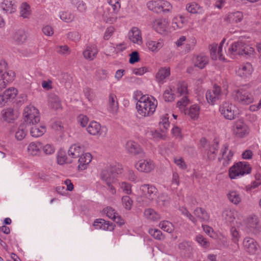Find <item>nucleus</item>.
I'll list each match as a JSON object with an SVG mask.
<instances>
[{"label": "nucleus", "mask_w": 261, "mask_h": 261, "mask_svg": "<svg viewBox=\"0 0 261 261\" xmlns=\"http://www.w3.org/2000/svg\"><path fill=\"white\" fill-rule=\"evenodd\" d=\"M117 168L115 166H109L104 168L100 174L101 179L108 186V189L112 194L115 195L116 190L113 184L116 181V175L118 173L116 172Z\"/></svg>", "instance_id": "f03ea898"}, {"label": "nucleus", "mask_w": 261, "mask_h": 261, "mask_svg": "<svg viewBox=\"0 0 261 261\" xmlns=\"http://www.w3.org/2000/svg\"><path fill=\"white\" fill-rule=\"evenodd\" d=\"M42 147L40 142H31L28 146V153L32 155H39Z\"/></svg>", "instance_id": "c756f323"}, {"label": "nucleus", "mask_w": 261, "mask_h": 261, "mask_svg": "<svg viewBox=\"0 0 261 261\" xmlns=\"http://www.w3.org/2000/svg\"><path fill=\"white\" fill-rule=\"evenodd\" d=\"M163 97L167 102H172L175 99V95L171 87H168L164 91Z\"/></svg>", "instance_id": "de8ad7c7"}, {"label": "nucleus", "mask_w": 261, "mask_h": 261, "mask_svg": "<svg viewBox=\"0 0 261 261\" xmlns=\"http://www.w3.org/2000/svg\"><path fill=\"white\" fill-rule=\"evenodd\" d=\"M13 39L17 43H23L27 39L26 33L23 30H18L14 33Z\"/></svg>", "instance_id": "79ce46f5"}, {"label": "nucleus", "mask_w": 261, "mask_h": 261, "mask_svg": "<svg viewBox=\"0 0 261 261\" xmlns=\"http://www.w3.org/2000/svg\"><path fill=\"white\" fill-rule=\"evenodd\" d=\"M125 148L128 153L134 155L139 154L143 156L145 154V153L140 145L133 141H128L127 142L125 145Z\"/></svg>", "instance_id": "a211bd4d"}, {"label": "nucleus", "mask_w": 261, "mask_h": 261, "mask_svg": "<svg viewBox=\"0 0 261 261\" xmlns=\"http://www.w3.org/2000/svg\"><path fill=\"white\" fill-rule=\"evenodd\" d=\"M98 52L97 46L94 44H91L86 47L83 54L86 59L92 61L96 58Z\"/></svg>", "instance_id": "aec40b11"}, {"label": "nucleus", "mask_w": 261, "mask_h": 261, "mask_svg": "<svg viewBox=\"0 0 261 261\" xmlns=\"http://www.w3.org/2000/svg\"><path fill=\"white\" fill-rule=\"evenodd\" d=\"M148 233L156 240H161L163 238L162 232L158 229H149Z\"/></svg>", "instance_id": "4d7b16f0"}, {"label": "nucleus", "mask_w": 261, "mask_h": 261, "mask_svg": "<svg viewBox=\"0 0 261 261\" xmlns=\"http://www.w3.org/2000/svg\"><path fill=\"white\" fill-rule=\"evenodd\" d=\"M23 115L24 121L27 123L35 125L40 121L39 111L31 105L24 108Z\"/></svg>", "instance_id": "423d86ee"}, {"label": "nucleus", "mask_w": 261, "mask_h": 261, "mask_svg": "<svg viewBox=\"0 0 261 261\" xmlns=\"http://www.w3.org/2000/svg\"><path fill=\"white\" fill-rule=\"evenodd\" d=\"M87 130L91 135L105 136L107 132V128L105 126H101L96 121H92L87 127Z\"/></svg>", "instance_id": "f8f14e48"}, {"label": "nucleus", "mask_w": 261, "mask_h": 261, "mask_svg": "<svg viewBox=\"0 0 261 261\" xmlns=\"http://www.w3.org/2000/svg\"><path fill=\"white\" fill-rule=\"evenodd\" d=\"M146 44L149 50L157 52L163 46L164 43L162 40L157 41L149 40L146 42Z\"/></svg>", "instance_id": "2f4dec72"}, {"label": "nucleus", "mask_w": 261, "mask_h": 261, "mask_svg": "<svg viewBox=\"0 0 261 261\" xmlns=\"http://www.w3.org/2000/svg\"><path fill=\"white\" fill-rule=\"evenodd\" d=\"M225 39H223L219 44L217 49V45L213 44L210 46L211 56L213 60H215L217 59L218 56L219 59L221 61H224L225 58L222 54V47L224 43H225Z\"/></svg>", "instance_id": "2eb2a0df"}, {"label": "nucleus", "mask_w": 261, "mask_h": 261, "mask_svg": "<svg viewBox=\"0 0 261 261\" xmlns=\"http://www.w3.org/2000/svg\"><path fill=\"white\" fill-rule=\"evenodd\" d=\"M107 1L112 9V11L108 14H105V15L107 18V21L113 23L116 21V15L121 8L120 0H107Z\"/></svg>", "instance_id": "9b49d317"}, {"label": "nucleus", "mask_w": 261, "mask_h": 261, "mask_svg": "<svg viewBox=\"0 0 261 261\" xmlns=\"http://www.w3.org/2000/svg\"><path fill=\"white\" fill-rule=\"evenodd\" d=\"M144 214L146 218L152 221L158 220L161 218L160 215L151 208L146 210Z\"/></svg>", "instance_id": "49530a36"}, {"label": "nucleus", "mask_w": 261, "mask_h": 261, "mask_svg": "<svg viewBox=\"0 0 261 261\" xmlns=\"http://www.w3.org/2000/svg\"><path fill=\"white\" fill-rule=\"evenodd\" d=\"M148 9L157 13H161V1H151L147 4Z\"/></svg>", "instance_id": "ea45409f"}, {"label": "nucleus", "mask_w": 261, "mask_h": 261, "mask_svg": "<svg viewBox=\"0 0 261 261\" xmlns=\"http://www.w3.org/2000/svg\"><path fill=\"white\" fill-rule=\"evenodd\" d=\"M161 12L167 13L171 12L172 6L169 2L167 1L161 0Z\"/></svg>", "instance_id": "6e6d98bb"}, {"label": "nucleus", "mask_w": 261, "mask_h": 261, "mask_svg": "<svg viewBox=\"0 0 261 261\" xmlns=\"http://www.w3.org/2000/svg\"><path fill=\"white\" fill-rule=\"evenodd\" d=\"M114 28L113 27H110L107 29L103 35V39L106 40H109L114 32Z\"/></svg>", "instance_id": "338daca9"}, {"label": "nucleus", "mask_w": 261, "mask_h": 261, "mask_svg": "<svg viewBox=\"0 0 261 261\" xmlns=\"http://www.w3.org/2000/svg\"><path fill=\"white\" fill-rule=\"evenodd\" d=\"M50 107L55 110H59L62 108L61 101L58 97L52 95L49 97Z\"/></svg>", "instance_id": "c03bdc74"}, {"label": "nucleus", "mask_w": 261, "mask_h": 261, "mask_svg": "<svg viewBox=\"0 0 261 261\" xmlns=\"http://www.w3.org/2000/svg\"><path fill=\"white\" fill-rule=\"evenodd\" d=\"M67 37L68 39L74 41H79L81 39V35L79 32L76 31L69 32L67 34Z\"/></svg>", "instance_id": "13d9d810"}, {"label": "nucleus", "mask_w": 261, "mask_h": 261, "mask_svg": "<svg viewBox=\"0 0 261 261\" xmlns=\"http://www.w3.org/2000/svg\"><path fill=\"white\" fill-rule=\"evenodd\" d=\"M120 186L123 192L125 194L129 195L132 193V186L130 184L123 181L120 184Z\"/></svg>", "instance_id": "680f3d73"}, {"label": "nucleus", "mask_w": 261, "mask_h": 261, "mask_svg": "<svg viewBox=\"0 0 261 261\" xmlns=\"http://www.w3.org/2000/svg\"><path fill=\"white\" fill-rule=\"evenodd\" d=\"M230 232L232 242L234 243H238L241 237L238 230L235 227H231Z\"/></svg>", "instance_id": "603ef678"}, {"label": "nucleus", "mask_w": 261, "mask_h": 261, "mask_svg": "<svg viewBox=\"0 0 261 261\" xmlns=\"http://www.w3.org/2000/svg\"><path fill=\"white\" fill-rule=\"evenodd\" d=\"M129 40L134 43L141 44L142 39L141 31L137 27H133L128 33Z\"/></svg>", "instance_id": "5701e85b"}, {"label": "nucleus", "mask_w": 261, "mask_h": 261, "mask_svg": "<svg viewBox=\"0 0 261 261\" xmlns=\"http://www.w3.org/2000/svg\"><path fill=\"white\" fill-rule=\"evenodd\" d=\"M186 9L191 14H202L203 12L202 7L195 2H192L187 4Z\"/></svg>", "instance_id": "473e14b6"}, {"label": "nucleus", "mask_w": 261, "mask_h": 261, "mask_svg": "<svg viewBox=\"0 0 261 261\" xmlns=\"http://www.w3.org/2000/svg\"><path fill=\"white\" fill-rule=\"evenodd\" d=\"M160 227L164 231L169 233L172 232L174 230L173 224L168 221H163L160 222Z\"/></svg>", "instance_id": "09e8293b"}, {"label": "nucleus", "mask_w": 261, "mask_h": 261, "mask_svg": "<svg viewBox=\"0 0 261 261\" xmlns=\"http://www.w3.org/2000/svg\"><path fill=\"white\" fill-rule=\"evenodd\" d=\"M95 229H102L106 230L112 231L114 229V226L112 223L106 221L102 219L95 220L93 224Z\"/></svg>", "instance_id": "4be33fe9"}, {"label": "nucleus", "mask_w": 261, "mask_h": 261, "mask_svg": "<svg viewBox=\"0 0 261 261\" xmlns=\"http://www.w3.org/2000/svg\"><path fill=\"white\" fill-rule=\"evenodd\" d=\"M200 107L197 105H192L188 110L185 112V114L193 120L197 119L200 113Z\"/></svg>", "instance_id": "f704fd0d"}, {"label": "nucleus", "mask_w": 261, "mask_h": 261, "mask_svg": "<svg viewBox=\"0 0 261 261\" xmlns=\"http://www.w3.org/2000/svg\"><path fill=\"white\" fill-rule=\"evenodd\" d=\"M158 105L157 100L148 95L142 96L136 103V109L138 114L142 117L151 116L155 112Z\"/></svg>", "instance_id": "f257e3e1"}, {"label": "nucleus", "mask_w": 261, "mask_h": 261, "mask_svg": "<svg viewBox=\"0 0 261 261\" xmlns=\"http://www.w3.org/2000/svg\"><path fill=\"white\" fill-rule=\"evenodd\" d=\"M179 211L181 214L188 218L193 223H196L197 222L196 219L188 211L187 208L181 207L179 208Z\"/></svg>", "instance_id": "864d4df0"}, {"label": "nucleus", "mask_w": 261, "mask_h": 261, "mask_svg": "<svg viewBox=\"0 0 261 261\" xmlns=\"http://www.w3.org/2000/svg\"><path fill=\"white\" fill-rule=\"evenodd\" d=\"M233 99L243 105H248L253 101V96L243 89L234 90L232 93Z\"/></svg>", "instance_id": "6e6552de"}, {"label": "nucleus", "mask_w": 261, "mask_h": 261, "mask_svg": "<svg viewBox=\"0 0 261 261\" xmlns=\"http://www.w3.org/2000/svg\"><path fill=\"white\" fill-rule=\"evenodd\" d=\"M83 151V148L77 144H73L68 150V155L72 158H76L80 156Z\"/></svg>", "instance_id": "e433bc0d"}, {"label": "nucleus", "mask_w": 261, "mask_h": 261, "mask_svg": "<svg viewBox=\"0 0 261 261\" xmlns=\"http://www.w3.org/2000/svg\"><path fill=\"white\" fill-rule=\"evenodd\" d=\"M59 16L61 19L66 22H70L73 20L74 15L68 12H61L59 14Z\"/></svg>", "instance_id": "8fccbe9b"}, {"label": "nucleus", "mask_w": 261, "mask_h": 261, "mask_svg": "<svg viewBox=\"0 0 261 261\" xmlns=\"http://www.w3.org/2000/svg\"><path fill=\"white\" fill-rule=\"evenodd\" d=\"M254 49L242 40L233 43L228 49V53L232 56H251L253 54Z\"/></svg>", "instance_id": "7ed1b4c3"}, {"label": "nucleus", "mask_w": 261, "mask_h": 261, "mask_svg": "<svg viewBox=\"0 0 261 261\" xmlns=\"http://www.w3.org/2000/svg\"><path fill=\"white\" fill-rule=\"evenodd\" d=\"M174 163L180 168L185 169L187 168V166L182 158L178 157L174 158Z\"/></svg>", "instance_id": "69168bd1"}, {"label": "nucleus", "mask_w": 261, "mask_h": 261, "mask_svg": "<svg viewBox=\"0 0 261 261\" xmlns=\"http://www.w3.org/2000/svg\"><path fill=\"white\" fill-rule=\"evenodd\" d=\"M57 51L59 54L67 55L70 53L69 47L67 45L60 46L57 48Z\"/></svg>", "instance_id": "774afa93"}, {"label": "nucleus", "mask_w": 261, "mask_h": 261, "mask_svg": "<svg viewBox=\"0 0 261 261\" xmlns=\"http://www.w3.org/2000/svg\"><path fill=\"white\" fill-rule=\"evenodd\" d=\"M227 196L230 202L234 204H239L242 200L240 193L236 191H229L227 194Z\"/></svg>", "instance_id": "4c0bfd02"}, {"label": "nucleus", "mask_w": 261, "mask_h": 261, "mask_svg": "<svg viewBox=\"0 0 261 261\" xmlns=\"http://www.w3.org/2000/svg\"><path fill=\"white\" fill-rule=\"evenodd\" d=\"M170 75L169 67L161 68L155 75L156 81L160 84H163L165 80Z\"/></svg>", "instance_id": "b1692460"}, {"label": "nucleus", "mask_w": 261, "mask_h": 261, "mask_svg": "<svg viewBox=\"0 0 261 261\" xmlns=\"http://www.w3.org/2000/svg\"><path fill=\"white\" fill-rule=\"evenodd\" d=\"M208 57L204 55L200 54L193 59V63L195 67L203 69L208 63Z\"/></svg>", "instance_id": "393cba45"}, {"label": "nucleus", "mask_w": 261, "mask_h": 261, "mask_svg": "<svg viewBox=\"0 0 261 261\" xmlns=\"http://www.w3.org/2000/svg\"><path fill=\"white\" fill-rule=\"evenodd\" d=\"M187 87V84L185 82H179L177 85V92L180 95L184 96L183 97L177 102V106L179 108L185 107L189 103L190 100L188 96L189 92Z\"/></svg>", "instance_id": "1a4fd4ad"}, {"label": "nucleus", "mask_w": 261, "mask_h": 261, "mask_svg": "<svg viewBox=\"0 0 261 261\" xmlns=\"http://www.w3.org/2000/svg\"><path fill=\"white\" fill-rule=\"evenodd\" d=\"M92 160L91 154L89 153H85L80 154L79 159V168L81 170H84L86 166L89 164Z\"/></svg>", "instance_id": "7c9ffc66"}, {"label": "nucleus", "mask_w": 261, "mask_h": 261, "mask_svg": "<svg viewBox=\"0 0 261 261\" xmlns=\"http://www.w3.org/2000/svg\"><path fill=\"white\" fill-rule=\"evenodd\" d=\"M238 111L236 106L230 101H224L219 107L220 114L228 120H231L235 119Z\"/></svg>", "instance_id": "39448f33"}, {"label": "nucleus", "mask_w": 261, "mask_h": 261, "mask_svg": "<svg viewBox=\"0 0 261 261\" xmlns=\"http://www.w3.org/2000/svg\"><path fill=\"white\" fill-rule=\"evenodd\" d=\"M17 94V90L14 88H10L0 94V106H3L10 99H14Z\"/></svg>", "instance_id": "f3484780"}, {"label": "nucleus", "mask_w": 261, "mask_h": 261, "mask_svg": "<svg viewBox=\"0 0 261 261\" xmlns=\"http://www.w3.org/2000/svg\"><path fill=\"white\" fill-rule=\"evenodd\" d=\"M1 8L6 13L11 14L16 11L17 5L14 0H3Z\"/></svg>", "instance_id": "412c9836"}, {"label": "nucleus", "mask_w": 261, "mask_h": 261, "mask_svg": "<svg viewBox=\"0 0 261 261\" xmlns=\"http://www.w3.org/2000/svg\"><path fill=\"white\" fill-rule=\"evenodd\" d=\"M103 212L106 214L107 216L112 220L117 215V213L114 208L109 206L103 209Z\"/></svg>", "instance_id": "bf43d9fd"}, {"label": "nucleus", "mask_w": 261, "mask_h": 261, "mask_svg": "<svg viewBox=\"0 0 261 261\" xmlns=\"http://www.w3.org/2000/svg\"><path fill=\"white\" fill-rule=\"evenodd\" d=\"M133 202V200L128 196H124L122 197V204L124 208L127 210L131 209Z\"/></svg>", "instance_id": "5fc2aeb1"}, {"label": "nucleus", "mask_w": 261, "mask_h": 261, "mask_svg": "<svg viewBox=\"0 0 261 261\" xmlns=\"http://www.w3.org/2000/svg\"><path fill=\"white\" fill-rule=\"evenodd\" d=\"M244 250L250 254H255L259 250V246L255 239L249 237H246L243 241Z\"/></svg>", "instance_id": "9d476101"}, {"label": "nucleus", "mask_w": 261, "mask_h": 261, "mask_svg": "<svg viewBox=\"0 0 261 261\" xmlns=\"http://www.w3.org/2000/svg\"><path fill=\"white\" fill-rule=\"evenodd\" d=\"M196 241L203 247L206 248L209 246V243L206 239L201 235H198L196 236Z\"/></svg>", "instance_id": "e2e57ef3"}, {"label": "nucleus", "mask_w": 261, "mask_h": 261, "mask_svg": "<svg viewBox=\"0 0 261 261\" xmlns=\"http://www.w3.org/2000/svg\"><path fill=\"white\" fill-rule=\"evenodd\" d=\"M253 71L251 64L247 63L240 66L237 71L238 74L241 77H247L250 75Z\"/></svg>", "instance_id": "c85d7f7f"}, {"label": "nucleus", "mask_w": 261, "mask_h": 261, "mask_svg": "<svg viewBox=\"0 0 261 261\" xmlns=\"http://www.w3.org/2000/svg\"><path fill=\"white\" fill-rule=\"evenodd\" d=\"M237 214V212L234 210L228 209L223 212L222 217L226 223L232 225L234 224V220L236 219V215Z\"/></svg>", "instance_id": "cd10ccee"}, {"label": "nucleus", "mask_w": 261, "mask_h": 261, "mask_svg": "<svg viewBox=\"0 0 261 261\" xmlns=\"http://www.w3.org/2000/svg\"><path fill=\"white\" fill-rule=\"evenodd\" d=\"M140 189L142 192V197L145 204H148L155 199L158 190L154 186L145 184L141 186Z\"/></svg>", "instance_id": "0eeeda50"}, {"label": "nucleus", "mask_w": 261, "mask_h": 261, "mask_svg": "<svg viewBox=\"0 0 261 261\" xmlns=\"http://www.w3.org/2000/svg\"><path fill=\"white\" fill-rule=\"evenodd\" d=\"M77 121L81 126L86 127L89 122V118L87 116L81 114L77 117Z\"/></svg>", "instance_id": "052dcab7"}, {"label": "nucleus", "mask_w": 261, "mask_h": 261, "mask_svg": "<svg viewBox=\"0 0 261 261\" xmlns=\"http://www.w3.org/2000/svg\"><path fill=\"white\" fill-rule=\"evenodd\" d=\"M1 115L3 120L9 123L13 122L18 117L17 112H14L11 108L3 110Z\"/></svg>", "instance_id": "6ab92c4d"}, {"label": "nucleus", "mask_w": 261, "mask_h": 261, "mask_svg": "<svg viewBox=\"0 0 261 261\" xmlns=\"http://www.w3.org/2000/svg\"><path fill=\"white\" fill-rule=\"evenodd\" d=\"M96 75L99 80H106L107 77V71L102 69H98L96 71Z\"/></svg>", "instance_id": "0e129e2a"}, {"label": "nucleus", "mask_w": 261, "mask_h": 261, "mask_svg": "<svg viewBox=\"0 0 261 261\" xmlns=\"http://www.w3.org/2000/svg\"><path fill=\"white\" fill-rule=\"evenodd\" d=\"M155 165L150 159L140 160L135 164V168L139 171L148 173L153 171Z\"/></svg>", "instance_id": "ddd939ff"}, {"label": "nucleus", "mask_w": 261, "mask_h": 261, "mask_svg": "<svg viewBox=\"0 0 261 261\" xmlns=\"http://www.w3.org/2000/svg\"><path fill=\"white\" fill-rule=\"evenodd\" d=\"M232 130L233 134L239 138L245 137L249 132L247 125L241 121H238L235 123Z\"/></svg>", "instance_id": "dca6fc26"}, {"label": "nucleus", "mask_w": 261, "mask_h": 261, "mask_svg": "<svg viewBox=\"0 0 261 261\" xmlns=\"http://www.w3.org/2000/svg\"><path fill=\"white\" fill-rule=\"evenodd\" d=\"M27 129L24 123L21 124L18 127L16 133L15 137L18 140H23L27 134Z\"/></svg>", "instance_id": "37998d69"}, {"label": "nucleus", "mask_w": 261, "mask_h": 261, "mask_svg": "<svg viewBox=\"0 0 261 261\" xmlns=\"http://www.w3.org/2000/svg\"><path fill=\"white\" fill-rule=\"evenodd\" d=\"M30 129L31 135L35 138L42 136L46 132V127L44 125H34Z\"/></svg>", "instance_id": "72a5a7b5"}, {"label": "nucleus", "mask_w": 261, "mask_h": 261, "mask_svg": "<svg viewBox=\"0 0 261 261\" xmlns=\"http://www.w3.org/2000/svg\"><path fill=\"white\" fill-rule=\"evenodd\" d=\"M116 99L115 94L111 93L109 95L108 110L112 113H116L118 110V103Z\"/></svg>", "instance_id": "c9c22d12"}, {"label": "nucleus", "mask_w": 261, "mask_h": 261, "mask_svg": "<svg viewBox=\"0 0 261 261\" xmlns=\"http://www.w3.org/2000/svg\"><path fill=\"white\" fill-rule=\"evenodd\" d=\"M20 15L24 18H28L30 15V7L27 3H22L20 7Z\"/></svg>", "instance_id": "3c124183"}, {"label": "nucleus", "mask_w": 261, "mask_h": 261, "mask_svg": "<svg viewBox=\"0 0 261 261\" xmlns=\"http://www.w3.org/2000/svg\"><path fill=\"white\" fill-rule=\"evenodd\" d=\"M168 22L166 19H158L154 22V26L156 31L161 33L166 31L167 27Z\"/></svg>", "instance_id": "a18cd8bd"}, {"label": "nucleus", "mask_w": 261, "mask_h": 261, "mask_svg": "<svg viewBox=\"0 0 261 261\" xmlns=\"http://www.w3.org/2000/svg\"><path fill=\"white\" fill-rule=\"evenodd\" d=\"M228 149V145L227 144H225L223 145V147L221 150V154L222 156L223 159L225 160V162L223 164L225 165L228 164V162L231 159L233 156V153L231 150L229 151L227 155H226V152Z\"/></svg>", "instance_id": "a19ab883"}, {"label": "nucleus", "mask_w": 261, "mask_h": 261, "mask_svg": "<svg viewBox=\"0 0 261 261\" xmlns=\"http://www.w3.org/2000/svg\"><path fill=\"white\" fill-rule=\"evenodd\" d=\"M218 148V143L217 142H214L205 149L207 152V156L209 160L213 161L216 159Z\"/></svg>", "instance_id": "bb28decb"}, {"label": "nucleus", "mask_w": 261, "mask_h": 261, "mask_svg": "<svg viewBox=\"0 0 261 261\" xmlns=\"http://www.w3.org/2000/svg\"><path fill=\"white\" fill-rule=\"evenodd\" d=\"M194 214L201 221H207L209 219V215L207 212L201 207L196 208L194 211Z\"/></svg>", "instance_id": "58836bf2"}, {"label": "nucleus", "mask_w": 261, "mask_h": 261, "mask_svg": "<svg viewBox=\"0 0 261 261\" xmlns=\"http://www.w3.org/2000/svg\"><path fill=\"white\" fill-rule=\"evenodd\" d=\"M251 171V168L249 164L246 162H240L232 166L229 170V177L231 179H235L242 177L245 174H249Z\"/></svg>", "instance_id": "20e7f679"}, {"label": "nucleus", "mask_w": 261, "mask_h": 261, "mask_svg": "<svg viewBox=\"0 0 261 261\" xmlns=\"http://www.w3.org/2000/svg\"><path fill=\"white\" fill-rule=\"evenodd\" d=\"M243 18V14L240 11L229 13L225 18V20L231 23L241 22Z\"/></svg>", "instance_id": "a878e982"}, {"label": "nucleus", "mask_w": 261, "mask_h": 261, "mask_svg": "<svg viewBox=\"0 0 261 261\" xmlns=\"http://www.w3.org/2000/svg\"><path fill=\"white\" fill-rule=\"evenodd\" d=\"M221 96V88L217 85H214L212 89L207 91L205 95L208 103L211 105H214L220 98Z\"/></svg>", "instance_id": "4468645a"}]
</instances>
